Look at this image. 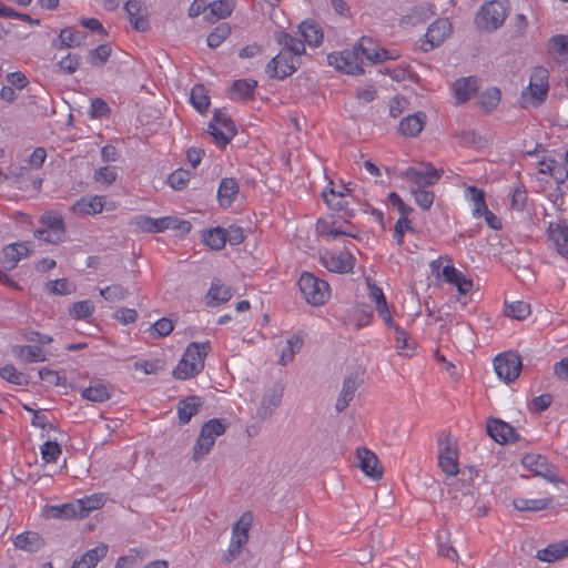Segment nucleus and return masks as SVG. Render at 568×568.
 <instances>
[{"label":"nucleus","instance_id":"f8f14e48","mask_svg":"<svg viewBox=\"0 0 568 568\" xmlns=\"http://www.w3.org/2000/svg\"><path fill=\"white\" fill-rule=\"evenodd\" d=\"M298 67V57L292 55L287 50H281L270 60L265 72L272 79L283 80L292 75Z\"/></svg>","mask_w":568,"mask_h":568},{"label":"nucleus","instance_id":"39448f33","mask_svg":"<svg viewBox=\"0 0 568 568\" xmlns=\"http://www.w3.org/2000/svg\"><path fill=\"white\" fill-rule=\"evenodd\" d=\"M131 224L138 227L139 230L148 233H160L169 229H178L183 232H189L191 230L190 222H179L175 217L172 216L154 219L149 215L141 214L134 216L131 221Z\"/></svg>","mask_w":568,"mask_h":568},{"label":"nucleus","instance_id":"4be33fe9","mask_svg":"<svg viewBox=\"0 0 568 568\" xmlns=\"http://www.w3.org/2000/svg\"><path fill=\"white\" fill-rule=\"evenodd\" d=\"M442 276L445 282L456 286L458 293L462 295H467L474 287L473 281L466 277L465 274L457 270L453 264H447L443 267Z\"/></svg>","mask_w":568,"mask_h":568},{"label":"nucleus","instance_id":"e2e57ef3","mask_svg":"<svg viewBox=\"0 0 568 568\" xmlns=\"http://www.w3.org/2000/svg\"><path fill=\"white\" fill-rule=\"evenodd\" d=\"M230 27L227 23H222L217 26L209 36H207V45L210 48H217L221 43L229 37Z\"/></svg>","mask_w":568,"mask_h":568},{"label":"nucleus","instance_id":"69168bd1","mask_svg":"<svg viewBox=\"0 0 568 568\" xmlns=\"http://www.w3.org/2000/svg\"><path fill=\"white\" fill-rule=\"evenodd\" d=\"M62 449L57 442H45L41 446V457L45 463H57Z\"/></svg>","mask_w":568,"mask_h":568},{"label":"nucleus","instance_id":"a878e982","mask_svg":"<svg viewBox=\"0 0 568 568\" xmlns=\"http://www.w3.org/2000/svg\"><path fill=\"white\" fill-rule=\"evenodd\" d=\"M30 246L29 243H12L3 248L2 264L8 270H13L18 263L29 255Z\"/></svg>","mask_w":568,"mask_h":568},{"label":"nucleus","instance_id":"37998d69","mask_svg":"<svg viewBox=\"0 0 568 568\" xmlns=\"http://www.w3.org/2000/svg\"><path fill=\"white\" fill-rule=\"evenodd\" d=\"M252 514L248 511L244 513L232 528L231 540L241 541V545L244 546L248 540V530L252 526Z\"/></svg>","mask_w":568,"mask_h":568},{"label":"nucleus","instance_id":"2eb2a0df","mask_svg":"<svg viewBox=\"0 0 568 568\" xmlns=\"http://www.w3.org/2000/svg\"><path fill=\"white\" fill-rule=\"evenodd\" d=\"M320 260L325 268L334 273H349L355 266V257L348 251L325 252Z\"/></svg>","mask_w":568,"mask_h":568},{"label":"nucleus","instance_id":"09e8293b","mask_svg":"<svg viewBox=\"0 0 568 568\" xmlns=\"http://www.w3.org/2000/svg\"><path fill=\"white\" fill-rule=\"evenodd\" d=\"M357 388L356 381L354 378H346L343 383L342 392L336 400V410L343 412L354 398L355 390Z\"/></svg>","mask_w":568,"mask_h":568},{"label":"nucleus","instance_id":"e433bc0d","mask_svg":"<svg viewBox=\"0 0 568 568\" xmlns=\"http://www.w3.org/2000/svg\"><path fill=\"white\" fill-rule=\"evenodd\" d=\"M276 42L282 45V50H287L292 55L301 57L305 53V44L302 40L291 36L285 31H278L275 33Z\"/></svg>","mask_w":568,"mask_h":568},{"label":"nucleus","instance_id":"79ce46f5","mask_svg":"<svg viewBox=\"0 0 568 568\" xmlns=\"http://www.w3.org/2000/svg\"><path fill=\"white\" fill-rule=\"evenodd\" d=\"M349 193V189L342 186L339 190L334 187L325 189L322 192L324 201L334 210H343L347 206L345 201L346 195Z\"/></svg>","mask_w":568,"mask_h":568},{"label":"nucleus","instance_id":"4468645a","mask_svg":"<svg viewBox=\"0 0 568 568\" xmlns=\"http://www.w3.org/2000/svg\"><path fill=\"white\" fill-rule=\"evenodd\" d=\"M452 32V24L448 19L435 20L427 29L425 40L420 44L423 51L428 52L439 47Z\"/></svg>","mask_w":568,"mask_h":568},{"label":"nucleus","instance_id":"4c0bfd02","mask_svg":"<svg viewBox=\"0 0 568 568\" xmlns=\"http://www.w3.org/2000/svg\"><path fill=\"white\" fill-rule=\"evenodd\" d=\"M13 353L24 363H38L47 359L45 352L40 346L34 345H17Z\"/></svg>","mask_w":568,"mask_h":568},{"label":"nucleus","instance_id":"f257e3e1","mask_svg":"<svg viewBox=\"0 0 568 568\" xmlns=\"http://www.w3.org/2000/svg\"><path fill=\"white\" fill-rule=\"evenodd\" d=\"M211 351L210 342L187 345L182 358L173 369V376L178 379H189L200 374L204 368V361Z\"/></svg>","mask_w":568,"mask_h":568},{"label":"nucleus","instance_id":"20e7f679","mask_svg":"<svg viewBox=\"0 0 568 568\" xmlns=\"http://www.w3.org/2000/svg\"><path fill=\"white\" fill-rule=\"evenodd\" d=\"M548 71L542 67L534 69L529 85L521 92V101L525 105L538 106L548 94Z\"/></svg>","mask_w":568,"mask_h":568},{"label":"nucleus","instance_id":"680f3d73","mask_svg":"<svg viewBox=\"0 0 568 568\" xmlns=\"http://www.w3.org/2000/svg\"><path fill=\"white\" fill-rule=\"evenodd\" d=\"M548 50L550 53L566 57L568 54V36L558 34L550 38Z\"/></svg>","mask_w":568,"mask_h":568},{"label":"nucleus","instance_id":"f704fd0d","mask_svg":"<svg viewBox=\"0 0 568 568\" xmlns=\"http://www.w3.org/2000/svg\"><path fill=\"white\" fill-rule=\"evenodd\" d=\"M103 196H83L73 204V211L85 215H92L100 213L103 210Z\"/></svg>","mask_w":568,"mask_h":568},{"label":"nucleus","instance_id":"6e6d98bb","mask_svg":"<svg viewBox=\"0 0 568 568\" xmlns=\"http://www.w3.org/2000/svg\"><path fill=\"white\" fill-rule=\"evenodd\" d=\"M505 313L515 320H525L530 314V305L524 301H515L506 304Z\"/></svg>","mask_w":568,"mask_h":568},{"label":"nucleus","instance_id":"8fccbe9b","mask_svg":"<svg viewBox=\"0 0 568 568\" xmlns=\"http://www.w3.org/2000/svg\"><path fill=\"white\" fill-rule=\"evenodd\" d=\"M500 102L498 88H488L479 95L478 103L487 113L494 111Z\"/></svg>","mask_w":568,"mask_h":568},{"label":"nucleus","instance_id":"0e129e2a","mask_svg":"<svg viewBox=\"0 0 568 568\" xmlns=\"http://www.w3.org/2000/svg\"><path fill=\"white\" fill-rule=\"evenodd\" d=\"M118 178V172L114 166H102L94 171L93 179L95 182L104 184V185H111L115 182Z\"/></svg>","mask_w":568,"mask_h":568},{"label":"nucleus","instance_id":"6e6552de","mask_svg":"<svg viewBox=\"0 0 568 568\" xmlns=\"http://www.w3.org/2000/svg\"><path fill=\"white\" fill-rule=\"evenodd\" d=\"M41 229L34 231V237L50 243L59 244L64 241L65 227L60 215L45 213L40 217Z\"/></svg>","mask_w":568,"mask_h":568},{"label":"nucleus","instance_id":"bf43d9fd","mask_svg":"<svg viewBox=\"0 0 568 568\" xmlns=\"http://www.w3.org/2000/svg\"><path fill=\"white\" fill-rule=\"evenodd\" d=\"M191 103L200 112L204 113L210 105V98L204 93L202 85L194 87L191 91Z\"/></svg>","mask_w":568,"mask_h":568},{"label":"nucleus","instance_id":"0eeeda50","mask_svg":"<svg viewBox=\"0 0 568 568\" xmlns=\"http://www.w3.org/2000/svg\"><path fill=\"white\" fill-rule=\"evenodd\" d=\"M438 466L447 476H456L459 471L458 447L456 439L448 435L437 439Z\"/></svg>","mask_w":568,"mask_h":568},{"label":"nucleus","instance_id":"9b49d317","mask_svg":"<svg viewBox=\"0 0 568 568\" xmlns=\"http://www.w3.org/2000/svg\"><path fill=\"white\" fill-rule=\"evenodd\" d=\"M207 132L213 136L216 144L225 148L236 133L232 119L221 111H216L209 123Z\"/></svg>","mask_w":568,"mask_h":568},{"label":"nucleus","instance_id":"c03bdc74","mask_svg":"<svg viewBox=\"0 0 568 568\" xmlns=\"http://www.w3.org/2000/svg\"><path fill=\"white\" fill-rule=\"evenodd\" d=\"M304 345V339L300 335H292L287 342L286 346L282 349L278 363L283 366L287 365L294 359V356L302 349Z\"/></svg>","mask_w":568,"mask_h":568},{"label":"nucleus","instance_id":"4d7b16f0","mask_svg":"<svg viewBox=\"0 0 568 568\" xmlns=\"http://www.w3.org/2000/svg\"><path fill=\"white\" fill-rule=\"evenodd\" d=\"M205 244L212 250H221L225 246L226 237H224V229L215 227L207 231L204 235Z\"/></svg>","mask_w":568,"mask_h":568},{"label":"nucleus","instance_id":"58836bf2","mask_svg":"<svg viewBox=\"0 0 568 568\" xmlns=\"http://www.w3.org/2000/svg\"><path fill=\"white\" fill-rule=\"evenodd\" d=\"M566 556H568V540L551 544L537 551V558L546 562H552Z\"/></svg>","mask_w":568,"mask_h":568},{"label":"nucleus","instance_id":"f3484780","mask_svg":"<svg viewBox=\"0 0 568 568\" xmlns=\"http://www.w3.org/2000/svg\"><path fill=\"white\" fill-rule=\"evenodd\" d=\"M487 433L496 443L501 445L514 444L519 439L517 430L501 419L488 420Z\"/></svg>","mask_w":568,"mask_h":568},{"label":"nucleus","instance_id":"7ed1b4c3","mask_svg":"<svg viewBox=\"0 0 568 568\" xmlns=\"http://www.w3.org/2000/svg\"><path fill=\"white\" fill-rule=\"evenodd\" d=\"M227 423L222 419L213 418L206 422L196 439L193 448V459L199 460L210 453L219 436L226 432Z\"/></svg>","mask_w":568,"mask_h":568},{"label":"nucleus","instance_id":"dca6fc26","mask_svg":"<svg viewBox=\"0 0 568 568\" xmlns=\"http://www.w3.org/2000/svg\"><path fill=\"white\" fill-rule=\"evenodd\" d=\"M356 44L361 58L365 57L373 63H381L387 60H396L399 58L397 52H390L384 48L376 47L373 40L367 37H363Z\"/></svg>","mask_w":568,"mask_h":568},{"label":"nucleus","instance_id":"603ef678","mask_svg":"<svg viewBox=\"0 0 568 568\" xmlns=\"http://www.w3.org/2000/svg\"><path fill=\"white\" fill-rule=\"evenodd\" d=\"M94 310L93 303L89 300H84L73 303L69 308V314L73 320L82 321L92 316Z\"/></svg>","mask_w":568,"mask_h":568},{"label":"nucleus","instance_id":"b1692460","mask_svg":"<svg viewBox=\"0 0 568 568\" xmlns=\"http://www.w3.org/2000/svg\"><path fill=\"white\" fill-rule=\"evenodd\" d=\"M358 466L363 473L374 479L382 477L383 471L378 467L377 456L369 449L362 447L357 448Z\"/></svg>","mask_w":568,"mask_h":568},{"label":"nucleus","instance_id":"c756f323","mask_svg":"<svg viewBox=\"0 0 568 568\" xmlns=\"http://www.w3.org/2000/svg\"><path fill=\"white\" fill-rule=\"evenodd\" d=\"M477 80L475 77L457 79L453 84V92L457 103H464L477 91Z\"/></svg>","mask_w":568,"mask_h":568},{"label":"nucleus","instance_id":"ddd939ff","mask_svg":"<svg viewBox=\"0 0 568 568\" xmlns=\"http://www.w3.org/2000/svg\"><path fill=\"white\" fill-rule=\"evenodd\" d=\"M521 367V358L513 352L499 354L494 359L496 374L506 383L514 382L519 376Z\"/></svg>","mask_w":568,"mask_h":568},{"label":"nucleus","instance_id":"5701e85b","mask_svg":"<svg viewBox=\"0 0 568 568\" xmlns=\"http://www.w3.org/2000/svg\"><path fill=\"white\" fill-rule=\"evenodd\" d=\"M124 9L129 16L130 23L136 31L149 29V20L145 17V7L141 0H128Z\"/></svg>","mask_w":568,"mask_h":568},{"label":"nucleus","instance_id":"bb28decb","mask_svg":"<svg viewBox=\"0 0 568 568\" xmlns=\"http://www.w3.org/2000/svg\"><path fill=\"white\" fill-rule=\"evenodd\" d=\"M109 547L104 542H100L92 549H89L79 559H75L71 568H95L108 554Z\"/></svg>","mask_w":568,"mask_h":568},{"label":"nucleus","instance_id":"a211bd4d","mask_svg":"<svg viewBox=\"0 0 568 568\" xmlns=\"http://www.w3.org/2000/svg\"><path fill=\"white\" fill-rule=\"evenodd\" d=\"M366 284L368 286V298L375 304L379 317L384 321L386 326L393 327L394 321L383 290L371 278L366 280Z\"/></svg>","mask_w":568,"mask_h":568},{"label":"nucleus","instance_id":"ea45409f","mask_svg":"<svg viewBox=\"0 0 568 568\" xmlns=\"http://www.w3.org/2000/svg\"><path fill=\"white\" fill-rule=\"evenodd\" d=\"M14 546L28 552H36L41 549L43 541L38 532L26 531L16 537Z\"/></svg>","mask_w":568,"mask_h":568},{"label":"nucleus","instance_id":"393cba45","mask_svg":"<svg viewBox=\"0 0 568 568\" xmlns=\"http://www.w3.org/2000/svg\"><path fill=\"white\" fill-rule=\"evenodd\" d=\"M113 387L109 383L92 381L88 387L81 392V396L93 403H103L110 399Z\"/></svg>","mask_w":568,"mask_h":568},{"label":"nucleus","instance_id":"9d476101","mask_svg":"<svg viewBox=\"0 0 568 568\" xmlns=\"http://www.w3.org/2000/svg\"><path fill=\"white\" fill-rule=\"evenodd\" d=\"M443 175V170H436L430 162L420 163L419 168L409 166L400 176L413 183L412 187H429L436 184Z\"/></svg>","mask_w":568,"mask_h":568},{"label":"nucleus","instance_id":"338daca9","mask_svg":"<svg viewBox=\"0 0 568 568\" xmlns=\"http://www.w3.org/2000/svg\"><path fill=\"white\" fill-rule=\"evenodd\" d=\"M381 73L389 75L394 81L403 82L410 79L412 73L409 65L399 64L395 68H384L379 70Z\"/></svg>","mask_w":568,"mask_h":568},{"label":"nucleus","instance_id":"412c9836","mask_svg":"<svg viewBox=\"0 0 568 568\" xmlns=\"http://www.w3.org/2000/svg\"><path fill=\"white\" fill-rule=\"evenodd\" d=\"M283 394L284 387L282 385H275L263 395L257 410V414L262 419L270 418L281 406Z\"/></svg>","mask_w":568,"mask_h":568},{"label":"nucleus","instance_id":"13d9d810","mask_svg":"<svg viewBox=\"0 0 568 568\" xmlns=\"http://www.w3.org/2000/svg\"><path fill=\"white\" fill-rule=\"evenodd\" d=\"M435 7L430 3L416 6L408 16L413 23L424 22L435 14Z\"/></svg>","mask_w":568,"mask_h":568},{"label":"nucleus","instance_id":"7c9ffc66","mask_svg":"<svg viewBox=\"0 0 568 568\" xmlns=\"http://www.w3.org/2000/svg\"><path fill=\"white\" fill-rule=\"evenodd\" d=\"M235 7L234 0H216L207 4L209 13L205 14V21L214 23L217 20L226 19L231 16Z\"/></svg>","mask_w":568,"mask_h":568},{"label":"nucleus","instance_id":"c9c22d12","mask_svg":"<svg viewBox=\"0 0 568 568\" xmlns=\"http://www.w3.org/2000/svg\"><path fill=\"white\" fill-rule=\"evenodd\" d=\"M232 295L231 287L223 284L219 278H215L212 281L206 295V298L209 300L207 305L226 303L231 300Z\"/></svg>","mask_w":568,"mask_h":568},{"label":"nucleus","instance_id":"72a5a7b5","mask_svg":"<svg viewBox=\"0 0 568 568\" xmlns=\"http://www.w3.org/2000/svg\"><path fill=\"white\" fill-rule=\"evenodd\" d=\"M257 82L253 79H241L233 82L227 91L231 100H247L253 98Z\"/></svg>","mask_w":568,"mask_h":568},{"label":"nucleus","instance_id":"49530a36","mask_svg":"<svg viewBox=\"0 0 568 568\" xmlns=\"http://www.w3.org/2000/svg\"><path fill=\"white\" fill-rule=\"evenodd\" d=\"M552 500L550 498L527 499L515 498L513 505L519 511H539L546 509Z\"/></svg>","mask_w":568,"mask_h":568},{"label":"nucleus","instance_id":"a19ab883","mask_svg":"<svg viewBox=\"0 0 568 568\" xmlns=\"http://www.w3.org/2000/svg\"><path fill=\"white\" fill-rule=\"evenodd\" d=\"M298 31L304 39V44L307 43L311 47H318L323 41V31L314 22L303 21L298 26Z\"/></svg>","mask_w":568,"mask_h":568},{"label":"nucleus","instance_id":"6ab92c4d","mask_svg":"<svg viewBox=\"0 0 568 568\" xmlns=\"http://www.w3.org/2000/svg\"><path fill=\"white\" fill-rule=\"evenodd\" d=\"M547 236L557 253L568 257V224L565 222L549 223Z\"/></svg>","mask_w":568,"mask_h":568},{"label":"nucleus","instance_id":"aec40b11","mask_svg":"<svg viewBox=\"0 0 568 568\" xmlns=\"http://www.w3.org/2000/svg\"><path fill=\"white\" fill-rule=\"evenodd\" d=\"M538 174L550 176L557 184H564L568 180L567 166L550 156H544L538 161Z\"/></svg>","mask_w":568,"mask_h":568},{"label":"nucleus","instance_id":"5fc2aeb1","mask_svg":"<svg viewBox=\"0 0 568 568\" xmlns=\"http://www.w3.org/2000/svg\"><path fill=\"white\" fill-rule=\"evenodd\" d=\"M410 193L419 209L427 211L432 207L435 199L433 191L427 187H410Z\"/></svg>","mask_w":568,"mask_h":568},{"label":"nucleus","instance_id":"2f4dec72","mask_svg":"<svg viewBox=\"0 0 568 568\" xmlns=\"http://www.w3.org/2000/svg\"><path fill=\"white\" fill-rule=\"evenodd\" d=\"M87 34L83 31L74 30L72 28H64L58 36V42L53 45L58 49L78 48L85 41Z\"/></svg>","mask_w":568,"mask_h":568},{"label":"nucleus","instance_id":"774afa93","mask_svg":"<svg viewBox=\"0 0 568 568\" xmlns=\"http://www.w3.org/2000/svg\"><path fill=\"white\" fill-rule=\"evenodd\" d=\"M0 377L16 385H23L26 376L18 372L13 365H6L0 368Z\"/></svg>","mask_w":568,"mask_h":568},{"label":"nucleus","instance_id":"423d86ee","mask_svg":"<svg viewBox=\"0 0 568 568\" xmlns=\"http://www.w3.org/2000/svg\"><path fill=\"white\" fill-rule=\"evenodd\" d=\"M507 16V0H493L481 7L476 21L485 30L491 31L501 27Z\"/></svg>","mask_w":568,"mask_h":568},{"label":"nucleus","instance_id":"864d4df0","mask_svg":"<svg viewBox=\"0 0 568 568\" xmlns=\"http://www.w3.org/2000/svg\"><path fill=\"white\" fill-rule=\"evenodd\" d=\"M111 47L109 44H100L88 53V62L93 67H102L106 63L111 55Z\"/></svg>","mask_w":568,"mask_h":568},{"label":"nucleus","instance_id":"052dcab7","mask_svg":"<svg viewBox=\"0 0 568 568\" xmlns=\"http://www.w3.org/2000/svg\"><path fill=\"white\" fill-rule=\"evenodd\" d=\"M191 179V172L184 169L173 171L169 178L168 183L174 190H182L186 186Z\"/></svg>","mask_w":568,"mask_h":568},{"label":"nucleus","instance_id":"473e14b6","mask_svg":"<svg viewBox=\"0 0 568 568\" xmlns=\"http://www.w3.org/2000/svg\"><path fill=\"white\" fill-rule=\"evenodd\" d=\"M202 406V400L199 396H189L181 399L178 404V416L181 425L187 424L193 416H195Z\"/></svg>","mask_w":568,"mask_h":568},{"label":"nucleus","instance_id":"de8ad7c7","mask_svg":"<svg viewBox=\"0 0 568 568\" xmlns=\"http://www.w3.org/2000/svg\"><path fill=\"white\" fill-rule=\"evenodd\" d=\"M466 197L473 203V215L475 217L483 216V213L486 212L487 204L485 202V193L484 191L475 187V186H468L466 189Z\"/></svg>","mask_w":568,"mask_h":568},{"label":"nucleus","instance_id":"cd10ccee","mask_svg":"<svg viewBox=\"0 0 568 568\" xmlns=\"http://www.w3.org/2000/svg\"><path fill=\"white\" fill-rule=\"evenodd\" d=\"M240 191L239 183L233 178L221 180L217 189V201L221 207H230L235 201Z\"/></svg>","mask_w":568,"mask_h":568},{"label":"nucleus","instance_id":"3c124183","mask_svg":"<svg viewBox=\"0 0 568 568\" xmlns=\"http://www.w3.org/2000/svg\"><path fill=\"white\" fill-rule=\"evenodd\" d=\"M100 295L110 303H116L129 296V290L121 284H111L99 291Z\"/></svg>","mask_w":568,"mask_h":568},{"label":"nucleus","instance_id":"a18cd8bd","mask_svg":"<svg viewBox=\"0 0 568 568\" xmlns=\"http://www.w3.org/2000/svg\"><path fill=\"white\" fill-rule=\"evenodd\" d=\"M521 464L538 476H547L548 463L541 455L526 454L521 459Z\"/></svg>","mask_w":568,"mask_h":568},{"label":"nucleus","instance_id":"f03ea898","mask_svg":"<svg viewBox=\"0 0 568 568\" xmlns=\"http://www.w3.org/2000/svg\"><path fill=\"white\" fill-rule=\"evenodd\" d=\"M298 287L306 303L312 306H322L331 297L329 284L310 272L301 274Z\"/></svg>","mask_w":568,"mask_h":568},{"label":"nucleus","instance_id":"c85d7f7f","mask_svg":"<svg viewBox=\"0 0 568 568\" xmlns=\"http://www.w3.org/2000/svg\"><path fill=\"white\" fill-rule=\"evenodd\" d=\"M425 113L416 112L400 120L398 131L405 136H417L422 132L425 125Z\"/></svg>","mask_w":568,"mask_h":568},{"label":"nucleus","instance_id":"1a4fd4ad","mask_svg":"<svg viewBox=\"0 0 568 568\" xmlns=\"http://www.w3.org/2000/svg\"><path fill=\"white\" fill-rule=\"evenodd\" d=\"M327 62L331 67L344 71L347 74L357 75L364 72L357 44L349 50L346 49L341 52L329 53L327 55Z\"/></svg>","mask_w":568,"mask_h":568}]
</instances>
